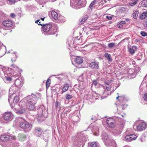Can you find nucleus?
Listing matches in <instances>:
<instances>
[{
	"instance_id": "1",
	"label": "nucleus",
	"mask_w": 147,
	"mask_h": 147,
	"mask_svg": "<svg viewBox=\"0 0 147 147\" xmlns=\"http://www.w3.org/2000/svg\"><path fill=\"white\" fill-rule=\"evenodd\" d=\"M26 98L28 106V110L30 111H35L36 109L35 105L37 101V96L35 95L32 94L27 96Z\"/></svg>"
},
{
	"instance_id": "2",
	"label": "nucleus",
	"mask_w": 147,
	"mask_h": 147,
	"mask_svg": "<svg viewBox=\"0 0 147 147\" xmlns=\"http://www.w3.org/2000/svg\"><path fill=\"white\" fill-rule=\"evenodd\" d=\"M18 120L19 121H20V125L21 128L24 129H27L30 127V126H31V125L22 119V117L18 118Z\"/></svg>"
},
{
	"instance_id": "3",
	"label": "nucleus",
	"mask_w": 147,
	"mask_h": 147,
	"mask_svg": "<svg viewBox=\"0 0 147 147\" xmlns=\"http://www.w3.org/2000/svg\"><path fill=\"white\" fill-rule=\"evenodd\" d=\"M15 139V137L12 136L7 134H3L0 136V140L2 142H7L11 140L12 139Z\"/></svg>"
},
{
	"instance_id": "4",
	"label": "nucleus",
	"mask_w": 147,
	"mask_h": 147,
	"mask_svg": "<svg viewBox=\"0 0 147 147\" xmlns=\"http://www.w3.org/2000/svg\"><path fill=\"white\" fill-rule=\"evenodd\" d=\"M128 9L127 8L123 7H121L117 13V16L119 18L124 17Z\"/></svg>"
},
{
	"instance_id": "5",
	"label": "nucleus",
	"mask_w": 147,
	"mask_h": 147,
	"mask_svg": "<svg viewBox=\"0 0 147 147\" xmlns=\"http://www.w3.org/2000/svg\"><path fill=\"white\" fill-rule=\"evenodd\" d=\"M106 122L109 128H113L115 127L114 120L113 118H108L107 119Z\"/></svg>"
},
{
	"instance_id": "6",
	"label": "nucleus",
	"mask_w": 147,
	"mask_h": 147,
	"mask_svg": "<svg viewBox=\"0 0 147 147\" xmlns=\"http://www.w3.org/2000/svg\"><path fill=\"white\" fill-rule=\"evenodd\" d=\"M51 28L52 25L50 23L43 24V26L42 27L43 31L45 32H49Z\"/></svg>"
},
{
	"instance_id": "7",
	"label": "nucleus",
	"mask_w": 147,
	"mask_h": 147,
	"mask_svg": "<svg viewBox=\"0 0 147 147\" xmlns=\"http://www.w3.org/2000/svg\"><path fill=\"white\" fill-rule=\"evenodd\" d=\"M4 119L6 121L11 120L12 119L11 113L9 112L5 113L3 115Z\"/></svg>"
},
{
	"instance_id": "8",
	"label": "nucleus",
	"mask_w": 147,
	"mask_h": 147,
	"mask_svg": "<svg viewBox=\"0 0 147 147\" xmlns=\"http://www.w3.org/2000/svg\"><path fill=\"white\" fill-rule=\"evenodd\" d=\"M146 127V125L145 123L142 122L140 123L137 127V130L138 131L144 130Z\"/></svg>"
},
{
	"instance_id": "9",
	"label": "nucleus",
	"mask_w": 147,
	"mask_h": 147,
	"mask_svg": "<svg viewBox=\"0 0 147 147\" xmlns=\"http://www.w3.org/2000/svg\"><path fill=\"white\" fill-rule=\"evenodd\" d=\"M3 25L7 27H10L13 25L12 22L10 20H6L3 21Z\"/></svg>"
},
{
	"instance_id": "10",
	"label": "nucleus",
	"mask_w": 147,
	"mask_h": 147,
	"mask_svg": "<svg viewBox=\"0 0 147 147\" xmlns=\"http://www.w3.org/2000/svg\"><path fill=\"white\" fill-rule=\"evenodd\" d=\"M43 131L42 129L40 127H36L34 131V134L36 136H40L42 134Z\"/></svg>"
},
{
	"instance_id": "11",
	"label": "nucleus",
	"mask_w": 147,
	"mask_h": 147,
	"mask_svg": "<svg viewBox=\"0 0 147 147\" xmlns=\"http://www.w3.org/2000/svg\"><path fill=\"white\" fill-rule=\"evenodd\" d=\"M74 4H75V7L76 9L81 7V6L82 5V0H76Z\"/></svg>"
},
{
	"instance_id": "12",
	"label": "nucleus",
	"mask_w": 147,
	"mask_h": 147,
	"mask_svg": "<svg viewBox=\"0 0 147 147\" xmlns=\"http://www.w3.org/2000/svg\"><path fill=\"white\" fill-rule=\"evenodd\" d=\"M43 110L41 108H39L38 109V117L37 118L38 120L39 121H43L42 119H41V118L42 117V114Z\"/></svg>"
},
{
	"instance_id": "13",
	"label": "nucleus",
	"mask_w": 147,
	"mask_h": 147,
	"mask_svg": "<svg viewBox=\"0 0 147 147\" xmlns=\"http://www.w3.org/2000/svg\"><path fill=\"white\" fill-rule=\"evenodd\" d=\"M137 138L136 136L134 134L127 135L125 137V139L129 141L135 140Z\"/></svg>"
},
{
	"instance_id": "14",
	"label": "nucleus",
	"mask_w": 147,
	"mask_h": 147,
	"mask_svg": "<svg viewBox=\"0 0 147 147\" xmlns=\"http://www.w3.org/2000/svg\"><path fill=\"white\" fill-rule=\"evenodd\" d=\"M98 63L95 62H91L89 65V67L93 69H98L99 66Z\"/></svg>"
},
{
	"instance_id": "15",
	"label": "nucleus",
	"mask_w": 147,
	"mask_h": 147,
	"mask_svg": "<svg viewBox=\"0 0 147 147\" xmlns=\"http://www.w3.org/2000/svg\"><path fill=\"white\" fill-rule=\"evenodd\" d=\"M22 86V84L21 81L19 79H17L15 80L14 84L13 85V86H12L11 88H12L14 86L18 87L19 86Z\"/></svg>"
},
{
	"instance_id": "16",
	"label": "nucleus",
	"mask_w": 147,
	"mask_h": 147,
	"mask_svg": "<svg viewBox=\"0 0 147 147\" xmlns=\"http://www.w3.org/2000/svg\"><path fill=\"white\" fill-rule=\"evenodd\" d=\"M18 138L20 140L23 141L26 139V137L24 134H20L18 135Z\"/></svg>"
},
{
	"instance_id": "17",
	"label": "nucleus",
	"mask_w": 147,
	"mask_h": 147,
	"mask_svg": "<svg viewBox=\"0 0 147 147\" xmlns=\"http://www.w3.org/2000/svg\"><path fill=\"white\" fill-rule=\"evenodd\" d=\"M83 59L80 57H78L76 59V63L78 64L82 63L83 62Z\"/></svg>"
},
{
	"instance_id": "18",
	"label": "nucleus",
	"mask_w": 147,
	"mask_h": 147,
	"mask_svg": "<svg viewBox=\"0 0 147 147\" xmlns=\"http://www.w3.org/2000/svg\"><path fill=\"white\" fill-rule=\"evenodd\" d=\"M51 14L52 17L55 20H57L58 19V14L55 11H52Z\"/></svg>"
},
{
	"instance_id": "19",
	"label": "nucleus",
	"mask_w": 147,
	"mask_h": 147,
	"mask_svg": "<svg viewBox=\"0 0 147 147\" xmlns=\"http://www.w3.org/2000/svg\"><path fill=\"white\" fill-rule=\"evenodd\" d=\"M4 80L6 83H9L12 80V79L10 77L5 76L4 78Z\"/></svg>"
},
{
	"instance_id": "20",
	"label": "nucleus",
	"mask_w": 147,
	"mask_h": 147,
	"mask_svg": "<svg viewBox=\"0 0 147 147\" xmlns=\"http://www.w3.org/2000/svg\"><path fill=\"white\" fill-rule=\"evenodd\" d=\"M104 56L108 61H112V58L111 55L108 53H105L104 55Z\"/></svg>"
},
{
	"instance_id": "21",
	"label": "nucleus",
	"mask_w": 147,
	"mask_h": 147,
	"mask_svg": "<svg viewBox=\"0 0 147 147\" xmlns=\"http://www.w3.org/2000/svg\"><path fill=\"white\" fill-rule=\"evenodd\" d=\"M88 18V17L86 16L82 17L80 21V23L82 24H84Z\"/></svg>"
},
{
	"instance_id": "22",
	"label": "nucleus",
	"mask_w": 147,
	"mask_h": 147,
	"mask_svg": "<svg viewBox=\"0 0 147 147\" xmlns=\"http://www.w3.org/2000/svg\"><path fill=\"white\" fill-rule=\"evenodd\" d=\"M136 46H132L131 48H129V52L130 53L133 55L134 53L135 52V49H136Z\"/></svg>"
},
{
	"instance_id": "23",
	"label": "nucleus",
	"mask_w": 147,
	"mask_h": 147,
	"mask_svg": "<svg viewBox=\"0 0 147 147\" xmlns=\"http://www.w3.org/2000/svg\"><path fill=\"white\" fill-rule=\"evenodd\" d=\"M25 111V109L21 108L18 109L16 112V113L18 114H22L24 113Z\"/></svg>"
},
{
	"instance_id": "24",
	"label": "nucleus",
	"mask_w": 147,
	"mask_h": 147,
	"mask_svg": "<svg viewBox=\"0 0 147 147\" xmlns=\"http://www.w3.org/2000/svg\"><path fill=\"white\" fill-rule=\"evenodd\" d=\"M138 0H131L129 3V5L131 6H133L136 5L138 2Z\"/></svg>"
},
{
	"instance_id": "25",
	"label": "nucleus",
	"mask_w": 147,
	"mask_h": 147,
	"mask_svg": "<svg viewBox=\"0 0 147 147\" xmlns=\"http://www.w3.org/2000/svg\"><path fill=\"white\" fill-rule=\"evenodd\" d=\"M96 3V1H92L91 3L90 4L89 7L90 8L91 10H92L93 9V8H94V5H95Z\"/></svg>"
},
{
	"instance_id": "26",
	"label": "nucleus",
	"mask_w": 147,
	"mask_h": 147,
	"mask_svg": "<svg viewBox=\"0 0 147 147\" xmlns=\"http://www.w3.org/2000/svg\"><path fill=\"white\" fill-rule=\"evenodd\" d=\"M105 85L106 86V89L108 91L110 90L111 88V86L110 85L105 82Z\"/></svg>"
},
{
	"instance_id": "27",
	"label": "nucleus",
	"mask_w": 147,
	"mask_h": 147,
	"mask_svg": "<svg viewBox=\"0 0 147 147\" xmlns=\"http://www.w3.org/2000/svg\"><path fill=\"white\" fill-rule=\"evenodd\" d=\"M146 16V13L144 12L142 13L140 16V19L141 20L144 19Z\"/></svg>"
},
{
	"instance_id": "28",
	"label": "nucleus",
	"mask_w": 147,
	"mask_h": 147,
	"mask_svg": "<svg viewBox=\"0 0 147 147\" xmlns=\"http://www.w3.org/2000/svg\"><path fill=\"white\" fill-rule=\"evenodd\" d=\"M51 80L48 79L47 80L46 82V88H47L49 87L50 85Z\"/></svg>"
},
{
	"instance_id": "29",
	"label": "nucleus",
	"mask_w": 147,
	"mask_h": 147,
	"mask_svg": "<svg viewBox=\"0 0 147 147\" xmlns=\"http://www.w3.org/2000/svg\"><path fill=\"white\" fill-rule=\"evenodd\" d=\"M138 14V11H135L133 14V17L134 19H136L137 18V16Z\"/></svg>"
},
{
	"instance_id": "30",
	"label": "nucleus",
	"mask_w": 147,
	"mask_h": 147,
	"mask_svg": "<svg viewBox=\"0 0 147 147\" xmlns=\"http://www.w3.org/2000/svg\"><path fill=\"white\" fill-rule=\"evenodd\" d=\"M19 98L18 96H15L13 99V101L14 102L17 103L19 101Z\"/></svg>"
},
{
	"instance_id": "31",
	"label": "nucleus",
	"mask_w": 147,
	"mask_h": 147,
	"mask_svg": "<svg viewBox=\"0 0 147 147\" xmlns=\"http://www.w3.org/2000/svg\"><path fill=\"white\" fill-rule=\"evenodd\" d=\"M69 88V86L68 85H67L63 87V88L62 91L63 92H65Z\"/></svg>"
},
{
	"instance_id": "32",
	"label": "nucleus",
	"mask_w": 147,
	"mask_h": 147,
	"mask_svg": "<svg viewBox=\"0 0 147 147\" xmlns=\"http://www.w3.org/2000/svg\"><path fill=\"white\" fill-rule=\"evenodd\" d=\"M102 138L103 139L107 140L108 138V136L107 134L106 133H105L102 135Z\"/></svg>"
},
{
	"instance_id": "33",
	"label": "nucleus",
	"mask_w": 147,
	"mask_h": 147,
	"mask_svg": "<svg viewBox=\"0 0 147 147\" xmlns=\"http://www.w3.org/2000/svg\"><path fill=\"white\" fill-rule=\"evenodd\" d=\"M115 43H110L108 44V46L110 48H112L115 45Z\"/></svg>"
},
{
	"instance_id": "34",
	"label": "nucleus",
	"mask_w": 147,
	"mask_h": 147,
	"mask_svg": "<svg viewBox=\"0 0 147 147\" xmlns=\"http://www.w3.org/2000/svg\"><path fill=\"white\" fill-rule=\"evenodd\" d=\"M59 19L60 20V22H62L65 21V18L63 16H61L59 17Z\"/></svg>"
},
{
	"instance_id": "35",
	"label": "nucleus",
	"mask_w": 147,
	"mask_h": 147,
	"mask_svg": "<svg viewBox=\"0 0 147 147\" xmlns=\"http://www.w3.org/2000/svg\"><path fill=\"white\" fill-rule=\"evenodd\" d=\"M91 146L92 147H97L98 145L95 142H92L91 144Z\"/></svg>"
},
{
	"instance_id": "36",
	"label": "nucleus",
	"mask_w": 147,
	"mask_h": 147,
	"mask_svg": "<svg viewBox=\"0 0 147 147\" xmlns=\"http://www.w3.org/2000/svg\"><path fill=\"white\" fill-rule=\"evenodd\" d=\"M19 146V144L16 142L13 143L12 144V147H18Z\"/></svg>"
},
{
	"instance_id": "37",
	"label": "nucleus",
	"mask_w": 147,
	"mask_h": 147,
	"mask_svg": "<svg viewBox=\"0 0 147 147\" xmlns=\"http://www.w3.org/2000/svg\"><path fill=\"white\" fill-rule=\"evenodd\" d=\"M141 35L143 36H147V33L145 32L142 31L140 33Z\"/></svg>"
},
{
	"instance_id": "38",
	"label": "nucleus",
	"mask_w": 147,
	"mask_h": 147,
	"mask_svg": "<svg viewBox=\"0 0 147 147\" xmlns=\"http://www.w3.org/2000/svg\"><path fill=\"white\" fill-rule=\"evenodd\" d=\"M72 98V96L70 95H67L66 96V98L67 99H70Z\"/></svg>"
},
{
	"instance_id": "39",
	"label": "nucleus",
	"mask_w": 147,
	"mask_h": 147,
	"mask_svg": "<svg viewBox=\"0 0 147 147\" xmlns=\"http://www.w3.org/2000/svg\"><path fill=\"white\" fill-rule=\"evenodd\" d=\"M98 82L96 80H94L93 81L92 84L94 85L95 86H96L98 85Z\"/></svg>"
},
{
	"instance_id": "40",
	"label": "nucleus",
	"mask_w": 147,
	"mask_h": 147,
	"mask_svg": "<svg viewBox=\"0 0 147 147\" xmlns=\"http://www.w3.org/2000/svg\"><path fill=\"white\" fill-rule=\"evenodd\" d=\"M45 134H44V135L43 136V137H44L45 136ZM43 139H44L46 141H48V140H49V137H48V136H45V138L44 137H43Z\"/></svg>"
},
{
	"instance_id": "41",
	"label": "nucleus",
	"mask_w": 147,
	"mask_h": 147,
	"mask_svg": "<svg viewBox=\"0 0 147 147\" xmlns=\"http://www.w3.org/2000/svg\"><path fill=\"white\" fill-rule=\"evenodd\" d=\"M3 73V69L2 67L0 65V76Z\"/></svg>"
},
{
	"instance_id": "42",
	"label": "nucleus",
	"mask_w": 147,
	"mask_h": 147,
	"mask_svg": "<svg viewBox=\"0 0 147 147\" xmlns=\"http://www.w3.org/2000/svg\"><path fill=\"white\" fill-rule=\"evenodd\" d=\"M15 53H16L15 52L14 54H15V57L14 58V59L12 58L11 59V61L12 62H13V61H15L16 60V58L17 57V56L16 55V54H15Z\"/></svg>"
},
{
	"instance_id": "43",
	"label": "nucleus",
	"mask_w": 147,
	"mask_h": 147,
	"mask_svg": "<svg viewBox=\"0 0 147 147\" xmlns=\"http://www.w3.org/2000/svg\"><path fill=\"white\" fill-rule=\"evenodd\" d=\"M144 100L147 101V93H146L144 95Z\"/></svg>"
},
{
	"instance_id": "44",
	"label": "nucleus",
	"mask_w": 147,
	"mask_h": 147,
	"mask_svg": "<svg viewBox=\"0 0 147 147\" xmlns=\"http://www.w3.org/2000/svg\"><path fill=\"white\" fill-rule=\"evenodd\" d=\"M74 0H70V6L72 8H73Z\"/></svg>"
},
{
	"instance_id": "45",
	"label": "nucleus",
	"mask_w": 147,
	"mask_h": 147,
	"mask_svg": "<svg viewBox=\"0 0 147 147\" xmlns=\"http://www.w3.org/2000/svg\"><path fill=\"white\" fill-rule=\"evenodd\" d=\"M143 24L144 26L147 27V20H146L143 22Z\"/></svg>"
},
{
	"instance_id": "46",
	"label": "nucleus",
	"mask_w": 147,
	"mask_h": 147,
	"mask_svg": "<svg viewBox=\"0 0 147 147\" xmlns=\"http://www.w3.org/2000/svg\"><path fill=\"white\" fill-rule=\"evenodd\" d=\"M106 18L109 20H111L112 18V16H106Z\"/></svg>"
},
{
	"instance_id": "47",
	"label": "nucleus",
	"mask_w": 147,
	"mask_h": 147,
	"mask_svg": "<svg viewBox=\"0 0 147 147\" xmlns=\"http://www.w3.org/2000/svg\"><path fill=\"white\" fill-rule=\"evenodd\" d=\"M126 23V22L125 21H121V22H120V24L121 25L122 24H125Z\"/></svg>"
},
{
	"instance_id": "48",
	"label": "nucleus",
	"mask_w": 147,
	"mask_h": 147,
	"mask_svg": "<svg viewBox=\"0 0 147 147\" xmlns=\"http://www.w3.org/2000/svg\"><path fill=\"white\" fill-rule=\"evenodd\" d=\"M10 16H11L13 18H14L15 17V15L14 13H11Z\"/></svg>"
},
{
	"instance_id": "49",
	"label": "nucleus",
	"mask_w": 147,
	"mask_h": 147,
	"mask_svg": "<svg viewBox=\"0 0 147 147\" xmlns=\"http://www.w3.org/2000/svg\"><path fill=\"white\" fill-rule=\"evenodd\" d=\"M60 105V102H57L55 104V106L56 107H58Z\"/></svg>"
},
{
	"instance_id": "50",
	"label": "nucleus",
	"mask_w": 147,
	"mask_h": 147,
	"mask_svg": "<svg viewBox=\"0 0 147 147\" xmlns=\"http://www.w3.org/2000/svg\"><path fill=\"white\" fill-rule=\"evenodd\" d=\"M143 3H144V6L145 7H147V1H145Z\"/></svg>"
},
{
	"instance_id": "51",
	"label": "nucleus",
	"mask_w": 147,
	"mask_h": 147,
	"mask_svg": "<svg viewBox=\"0 0 147 147\" xmlns=\"http://www.w3.org/2000/svg\"><path fill=\"white\" fill-rule=\"evenodd\" d=\"M11 66L16 69L18 68V67L16 65H14V64H12L11 65Z\"/></svg>"
},
{
	"instance_id": "52",
	"label": "nucleus",
	"mask_w": 147,
	"mask_h": 147,
	"mask_svg": "<svg viewBox=\"0 0 147 147\" xmlns=\"http://www.w3.org/2000/svg\"><path fill=\"white\" fill-rule=\"evenodd\" d=\"M9 2L12 3H14L15 2L14 0H8Z\"/></svg>"
},
{
	"instance_id": "53",
	"label": "nucleus",
	"mask_w": 147,
	"mask_h": 147,
	"mask_svg": "<svg viewBox=\"0 0 147 147\" xmlns=\"http://www.w3.org/2000/svg\"><path fill=\"white\" fill-rule=\"evenodd\" d=\"M40 22L39 21V23H38V25H41V26H43V24H40V22Z\"/></svg>"
},
{
	"instance_id": "54",
	"label": "nucleus",
	"mask_w": 147,
	"mask_h": 147,
	"mask_svg": "<svg viewBox=\"0 0 147 147\" xmlns=\"http://www.w3.org/2000/svg\"><path fill=\"white\" fill-rule=\"evenodd\" d=\"M125 106V105H122L121 106V107L122 108V109H124V107Z\"/></svg>"
},
{
	"instance_id": "55",
	"label": "nucleus",
	"mask_w": 147,
	"mask_h": 147,
	"mask_svg": "<svg viewBox=\"0 0 147 147\" xmlns=\"http://www.w3.org/2000/svg\"><path fill=\"white\" fill-rule=\"evenodd\" d=\"M122 26H123L122 25V24L121 25H120V23H119V27H120V28H122Z\"/></svg>"
},
{
	"instance_id": "56",
	"label": "nucleus",
	"mask_w": 147,
	"mask_h": 147,
	"mask_svg": "<svg viewBox=\"0 0 147 147\" xmlns=\"http://www.w3.org/2000/svg\"><path fill=\"white\" fill-rule=\"evenodd\" d=\"M40 21V20H36L35 22V23H38V22H39Z\"/></svg>"
},
{
	"instance_id": "57",
	"label": "nucleus",
	"mask_w": 147,
	"mask_h": 147,
	"mask_svg": "<svg viewBox=\"0 0 147 147\" xmlns=\"http://www.w3.org/2000/svg\"><path fill=\"white\" fill-rule=\"evenodd\" d=\"M125 21H126L127 22L129 21V19L128 18H127L125 19Z\"/></svg>"
},
{
	"instance_id": "58",
	"label": "nucleus",
	"mask_w": 147,
	"mask_h": 147,
	"mask_svg": "<svg viewBox=\"0 0 147 147\" xmlns=\"http://www.w3.org/2000/svg\"><path fill=\"white\" fill-rule=\"evenodd\" d=\"M72 57H71V62L72 63V64H73V61H72L73 59L72 58Z\"/></svg>"
},
{
	"instance_id": "59",
	"label": "nucleus",
	"mask_w": 147,
	"mask_h": 147,
	"mask_svg": "<svg viewBox=\"0 0 147 147\" xmlns=\"http://www.w3.org/2000/svg\"><path fill=\"white\" fill-rule=\"evenodd\" d=\"M45 18H41V19L42 21H44V19H45Z\"/></svg>"
},
{
	"instance_id": "60",
	"label": "nucleus",
	"mask_w": 147,
	"mask_h": 147,
	"mask_svg": "<svg viewBox=\"0 0 147 147\" xmlns=\"http://www.w3.org/2000/svg\"><path fill=\"white\" fill-rule=\"evenodd\" d=\"M1 93L0 92V98H1Z\"/></svg>"
},
{
	"instance_id": "61",
	"label": "nucleus",
	"mask_w": 147,
	"mask_h": 147,
	"mask_svg": "<svg viewBox=\"0 0 147 147\" xmlns=\"http://www.w3.org/2000/svg\"><path fill=\"white\" fill-rule=\"evenodd\" d=\"M119 96H118L116 98V99H117L118 98H119Z\"/></svg>"
},
{
	"instance_id": "62",
	"label": "nucleus",
	"mask_w": 147,
	"mask_h": 147,
	"mask_svg": "<svg viewBox=\"0 0 147 147\" xmlns=\"http://www.w3.org/2000/svg\"><path fill=\"white\" fill-rule=\"evenodd\" d=\"M67 42H68V44H69V39H68V40H67Z\"/></svg>"
},
{
	"instance_id": "63",
	"label": "nucleus",
	"mask_w": 147,
	"mask_h": 147,
	"mask_svg": "<svg viewBox=\"0 0 147 147\" xmlns=\"http://www.w3.org/2000/svg\"><path fill=\"white\" fill-rule=\"evenodd\" d=\"M146 14L147 15V11H146Z\"/></svg>"
},
{
	"instance_id": "64",
	"label": "nucleus",
	"mask_w": 147,
	"mask_h": 147,
	"mask_svg": "<svg viewBox=\"0 0 147 147\" xmlns=\"http://www.w3.org/2000/svg\"><path fill=\"white\" fill-rule=\"evenodd\" d=\"M4 55V54L2 55L1 56V57H2L3 55Z\"/></svg>"
}]
</instances>
